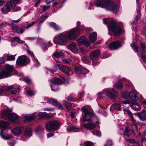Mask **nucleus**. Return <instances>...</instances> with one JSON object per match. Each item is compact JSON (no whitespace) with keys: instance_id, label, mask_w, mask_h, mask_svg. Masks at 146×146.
Listing matches in <instances>:
<instances>
[{"instance_id":"obj_12","label":"nucleus","mask_w":146,"mask_h":146,"mask_svg":"<svg viewBox=\"0 0 146 146\" xmlns=\"http://www.w3.org/2000/svg\"><path fill=\"white\" fill-rule=\"evenodd\" d=\"M82 110L84 112L85 116L84 118L83 121L84 122L86 121H89L91 118V115L90 114V112L86 108H82Z\"/></svg>"},{"instance_id":"obj_25","label":"nucleus","mask_w":146,"mask_h":146,"mask_svg":"<svg viewBox=\"0 0 146 146\" xmlns=\"http://www.w3.org/2000/svg\"><path fill=\"white\" fill-rule=\"evenodd\" d=\"M23 130L22 127H17L13 129V132L15 135L19 134L22 132Z\"/></svg>"},{"instance_id":"obj_4","label":"nucleus","mask_w":146,"mask_h":146,"mask_svg":"<svg viewBox=\"0 0 146 146\" xmlns=\"http://www.w3.org/2000/svg\"><path fill=\"white\" fill-rule=\"evenodd\" d=\"M11 110H8L4 111L1 113V115L3 118L6 119L7 118L12 121H18V117L15 114L13 113H10Z\"/></svg>"},{"instance_id":"obj_22","label":"nucleus","mask_w":146,"mask_h":146,"mask_svg":"<svg viewBox=\"0 0 146 146\" xmlns=\"http://www.w3.org/2000/svg\"><path fill=\"white\" fill-rule=\"evenodd\" d=\"M67 47L69 49L73 52L75 53L77 50V45L74 42L70 44Z\"/></svg>"},{"instance_id":"obj_49","label":"nucleus","mask_w":146,"mask_h":146,"mask_svg":"<svg viewBox=\"0 0 146 146\" xmlns=\"http://www.w3.org/2000/svg\"><path fill=\"white\" fill-rule=\"evenodd\" d=\"M14 40L16 41L19 43H22L23 42V41L21 40L18 37H15L14 38Z\"/></svg>"},{"instance_id":"obj_5","label":"nucleus","mask_w":146,"mask_h":146,"mask_svg":"<svg viewBox=\"0 0 146 146\" xmlns=\"http://www.w3.org/2000/svg\"><path fill=\"white\" fill-rule=\"evenodd\" d=\"M106 93V97L107 98L113 99L118 95L117 92L113 89L110 90H104L102 92H99L97 95L100 98H101L100 95Z\"/></svg>"},{"instance_id":"obj_10","label":"nucleus","mask_w":146,"mask_h":146,"mask_svg":"<svg viewBox=\"0 0 146 146\" xmlns=\"http://www.w3.org/2000/svg\"><path fill=\"white\" fill-rule=\"evenodd\" d=\"M98 122H95L91 121L87 123H84L83 125L84 127L88 130L94 129L96 127V125L98 124Z\"/></svg>"},{"instance_id":"obj_57","label":"nucleus","mask_w":146,"mask_h":146,"mask_svg":"<svg viewBox=\"0 0 146 146\" xmlns=\"http://www.w3.org/2000/svg\"><path fill=\"white\" fill-rule=\"evenodd\" d=\"M76 129V127L75 126L73 125H69L68 126V130H73Z\"/></svg>"},{"instance_id":"obj_29","label":"nucleus","mask_w":146,"mask_h":146,"mask_svg":"<svg viewBox=\"0 0 146 146\" xmlns=\"http://www.w3.org/2000/svg\"><path fill=\"white\" fill-rule=\"evenodd\" d=\"M63 53L61 52L57 51L55 52L53 55L54 58H61L63 57Z\"/></svg>"},{"instance_id":"obj_63","label":"nucleus","mask_w":146,"mask_h":146,"mask_svg":"<svg viewBox=\"0 0 146 146\" xmlns=\"http://www.w3.org/2000/svg\"><path fill=\"white\" fill-rule=\"evenodd\" d=\"M5 58L4 57H2L0 58V64L3 63L5 62Z\"/></svg>"},{"instance_id":"obj_30","label":"nucleus","mask_w":146,"mask_h":146,"mask_svg":"<svg viewBox=\"0 0 146 146\" xmlns=\"http://www.w3.org/2000/svg\"><path fill=\"white\" fill-rule=\"evenodd\" d=\"M140 106L137 104H132L131 105V108L136 111H139L140 110Z\"/></svg>"},{"instance_id":"obj_51","label":"nucleus","mask_w":146,"mask_h":146,"mask_svg":"<svg viewBox=\"0 0 146 146\" xmlns=\"http://www.w3.org/2000/svg\"><path fill=\"white\" fill-rule=\"evenodd\" d=\"M27 94L29 96H32L35 94L34 92L31 90H27Z\"/></svg>"},{"instance_id":"obj_43","label":"nucleus","mask_w":146,"mask_h":146,"mask_svg":"<svg viewBox=\"0 0 146 146\" xmlns=\"http://www.w3.org/2000/svg\"><path fill=\"white\" fill-rule=\"evenodd\" d=\"M116 87L118 88H121L123 87V85L120 81H118L115 84Z\"/></svg>"},{"instance_id":"obj_48","label":"nucleus","mask_w":146,"mask_h":146,"mask_svg":"<svg viewBox=\"0 0 146 146\" xmlns=\"http://www.w3.org/2000/svg\"><path fill=\"white\" fill-rule=\"evenodd\" d=\"M63 61L67 64H70L72 63V61L70 59H64Z\"/></svg>"},{"instance_id":"obj_64","label":"nucleus","mask_w":146,"mask_h":146,"mask_svg":"<svg viewBox=\"0 0 146 146\" xmlns=\"http://www.w3.org/2000/svg\"><path fill=\"white\" fill-rule=\"evenodd\" d=\"M54 135V134L53 133H49L47 134V136L48 138H49V137H52Z\"/></svg>"},{"instance_id":"obj_1","label":"nucleus","mask_w":146,"mask_h":146,"mask_svg":"<svg viewBox=\"0 0 146 146\" xmlns=\"http://www.w3.org/2000/svg\"><path fill=\"white\" fill-rule=\"evenodd\" d=\"M95 5L97 7L105 8L115 14L117 13L119 8L118 5L110 0H98Z\"/></svg>"},{"instance_id":"obj_15","label":"nucleus","mask_w":146,"mask_h":146,"mask_svg":"<svg viewBox=\"0 0 146 146\" xmlns=\"http://www.w3.org/2000/svg\"><path fill=\"white\" fill-rule=\"evenodd\" d=\"M78 45L80 46L82 44L85 45L86 46H88L90 44V42L87 40L85 37L84 36H81L78 40Z\"/></svg>"},{"instance_id":"obj_9","label":"nucleus","mask_w":146,"mask_h":146,"mask_svg":"<svg viewBox=\"0 0 146 146\" xmlns=\"http://www.w3.org/2000/svg\"><path fill=\"white\" fill-rule=\"evenodd\" d=\"M121 46V43L117 41L113 42L108 44V47L111 50L118 49Z\"/></svg>"},{"instance_id":"obj_27","label":"nucleus","mask_w":146,"mask_h":146,"mask_svg":"<svg viewBox=\"0 0 146 146\" xmlns=\"http://www.w3.org/2000/svg\"><path fill=\"white\" fill-rule=\"evenodd\" d=\"M129 96L130 99L133 100H137L139 99V98L136 96V94L133 92H130L129 94Z\"/></svg>"},{"instance_id":"obj_20","label":"nucleus","mask_w":146,"mask_h":146,"mask_svg":"<svg viewBox=\"0 0 146 146\" xmlns=\"http://www.w3.org/2000/svg\"><path fill=\"white\" fill-rule=\"evenodd\" d=\"M63 80L64 79H62V77H61V79L55 78L50 80V81L54 84L60 85L62 83Z\"/></svg>"},{"instance_id":"obj_21","label":"nucleus","mask_w":146,"mask_h":146,"mask_svg":"<svg viewBox=\"0 0 146 146\" xmlns=\"http://www.w3.org/2000/svg\"><path fill=\"white\" fill-rule=\"evenodd\" d=\"M9 125V123L7 121H4L0 122V127L3 129L1 132L0 135L1 136L3 131L8 128Z\"/></svg>"},{"instance_id":"obj_26","label":"nucleus","mask_w":146,"mask_h":146,"mask_svg":"<svg viewBox=\"0 0 146 146\" xmlns=\"http://www.w3.org/2000/svg\"><path fill=\"white\" fill-rule=\"evenodd\" d=\"M32 131L30 128L28 127L25 129L24 135L25 136L29 137L32 136Z\"/></svg>"},{"instance_id":"obj_19","label":"nucleus","mask_w":146,"mask_h":146,"mask_svg":"<svg viewBox=\"0 0 146 146\" xmlns=\"http://www.w3.org/2000/svg\"><path fill=\"white\" fill-rule=\"evenodd\" d=\"M13 66L7 65L6 67V70H3L8 77L10 76V74L13 71Z\"/></svg>"},{"instance_id":"obj_31","label":"nucleus","mask_w":146,"mask_h":146,"mask_svg":"<svg viewBox=\"0 0 146 146\" xmlns=\"http://www.w3.org/2000/svg\"><path fill=\"white\" fill-rule=\"evenodd\" d=\"M111 108L115 110H121L120 105L119 104H112L111 106Z\"/></svg>"},{"instance_id":"obj_34","label":"nucleus","mask_w":146,"mask_h":146,"mask_svg":"<svg viewBox=\"0 0 146 146\" xmlns=\"http://www.w3.org/2000/svg\"><path fill=\"white\" fill-rule=\"evenodd\" d=\"M41 7H42V11L40 12V13L41 14H42L45 11L50 9V6L49 5L48 6H46L45 5H41Z\"/></svg>"},{"instance_id":"obj_16","label":"nucleus","mask_w":146,"mask_h":146,"mask_svg":"<svg viewBox=\"0 0 146 146\" xmlns=\"http://www.w3.org/2000/svg\"><path fill=\"white\" fill-rule=\"evenodd\" d=\"M57 38L58 42L60 43H63L66 42L68 39L66 34L59 35L57 37Z\"/></svg>"},{"instance_id":"obj_13","label":"nucleus","mask_w":146,"mask_h":146,"mask_svg":"<svg viewBox=\"0 0 146 146\" xmlns=\"http://www.w3.org/2000/svg\"><path fill=\"white\" fill-rule=\"evenodd\" d=\"M12 28L13 30H15V32L17 33H20L21 34L23 33L25 31V28L24 27L22 28H19L18 26L14 25L13 23H11Z\"/></svg>"},{"instance_id":"obj_56","label":"nucleus","mask_w":146,"mask_h":146,"mask_svg":"<svg viewBox=\"0 0 146 146\" xmlns=\"http://www.w3.org/2000/svg\"><path fill=\"white\" fill-rule=\"evenodd\" d=\"M128 93L127 92H124L123 94L122 97L124 99H126L128 96Z\"/></svg>"},{"instance_id":"obj_54","label":"nucleus","mask_w":146,"mask_h":146,"mask_svg":"<svg viewBox=\"0 0 146 146\" xmlns=\"http://www.w3.org/2000/svg\"><path fill=\"white\" fill-rule=\"evenodd\" d=\"M64 79V80L62 82V83H64L65 84H67L68 83L69 81L68 78L65 79L63 76H62V79Z\"/></svg>"},{"instance_id":"obj_41","label":"nucleus","mask_w":146,"mask_h":146,"mask_svg":"<svg viewBox=\"0 0 146 146\" xmlns=\"http://www.w3.org/2000/svg\"><path fill=\"white\" fill-rule=\"evenodd\" d=\"M7 77H8L7 76L3 70L0 72V79Z\"/></svg>"},{"instance_id":"obj_24","label":"nucleus","mask_w":146,"mask_h":146,"mask_svg":"<svg viewBox=\"0 0 146 146\" xmlns=\"http://www.w3.org/2000/svg\"><path fill=\"white\" fill-rule=\"evenodd\" d=\"M2 13L4 14H7L11 11V8L9 4H7L5 7L1 9Z\"/></svg>"},{"instance_id":"obj_35","label":"nucleus","mask_w":146,"mask_h":146,"mask_svg":"<svg viewBox=\"0 0 146 146\" xmlns=\"http://www.w3.org/2000/svg\"><path fill=\"white\" fill-rule=\"evenodd\" d=\"M130 45L133 49L134 50L135 52H139V48L135 44H130Z\"/></svg>"},{"instance_id":"obj_3","label":"nucleus","mask_w":146,"mask_h":146,"mask_svg":"<svg viewBox=\"0 0 146 146\" xmlns=\"http://www.w3.org/2000/svg\"><path fill=\"white\" fill-rule=\"evenodd\" d=\"M60 124L56 120L50 121L47 122L45 125L46 130L47 131H55L59 129Z\"/></svg>"},{"instance_id":"obj_52","label":"nucleus","mask_w":146,"mask_h":146,"mask_svg":"<svg viewBox=\"0 0 146 146\" xmlns=\"http://www.w3.org/2000/svg\"><path fill=\"white\" fill-rule=\"evenodd\" d=\"M24 81L28 84H30L31 82V80L27 77H25L24 78Z\"/></svg>"},{"instance_id":"obj_38","label":"nucleus","mask_w":146,"mask_h":146,"mask_svg":"<svg viewBox=\"0 0 146 146\" xmlns=\"http://www.w3.org/2000/svg\"><path fill=\"white\" fill-rule=\"evenodd\" d=\"M44 131V130L41 127H38L36 128L35 132L38 134L42 133Z\"/></svg>"},{"instance_id":"obj_58","label":"nucleus","mask_w":146,"mask_h":146,"mask_svg":"<svg viewBox=\"0 0 146 146\" xmlns=\"http://www.w3.org/2000/svg\"><path fill=\"white\" fill-rule=\"evenodd\" d=\"M129 142L131 143L134 144L135 143V140L133 139H130L128 140Z\"/></svg>"},{"instance_id":"obj_59","label":"nucleus","mask_w":146,"mask_h":146,"mask_svg":"<svg viewBox=\"0 0 146 146\" xmlns=\"http://www.w3.org/2000/svg\"><path fill=\"white\" fill-rule=\"evenodd\" d=\"M124 112L125 114H128L130 111V110L127 108L124 109Z\"/></svg>"},{"instance_id":"obj_46","label":"nucleus","mask_w":146,"mask_h":146,"mask_svg":"<svg viewBox=\"0 0 146 146\" xmlns=\"http://www.w3.org/2000/svg\"><path fill=\"white\" fill-rule=\"evenodd\" d=\"M130 128L128 126H126L123 131V133L124 135L126 134V133H128L130 131Z\"/></svg>"},{"instance_id":"obj_44","label":"nucleus","mask_w":146,"mask_h":146,"mask_svg":"<svg viewBox=\"0 0 146 146\" xmlns=\"http://www.w3.org/2000/svg\"><path fill=\"white\" fill-rule=\"evenodd\" d=\"M81 59L83 62L86 63L88 61L89 57L88 56H84L82 57Z\"/></svg>"},{"instance_id":"obj_23","label":"nucleus","mask_w":146,"mask_h":146,"mask_svg":"<svg viewBox=\"0 0 146 146\" xmlns=\"http://www.w3.org/2000/svg\"><path fill=\"white\" fill-rule=\"evenodd\" d=\"M97 34L96 32H93L91 33L89 35V39L91 42L92 43H94L96 40Z\"/></svg>"},{"instance_id":"obj_42","label":"nucleus","mask_w":146,"mask_h":146,"mask_svg":"<svg viewBox=\"0 0 146 146\" xmlns=\"http://www.w3.org/2000/svg\"><path fill=\"white\" fill-rule=\"evenodd\" d=\"M14 87L13 85L8 86L7 87H4V90L6 92H8L13 89Z\"/></svg>"},{"instance_id":"obj_60","label":"nucleus","mask_w":146,"mask_h":146,"mask_svg":"<svg viewBox=\"0 0 146 146\" xmlns=\"http://www.w3.org/2000/svg\"><path fill=\"white\" fill-rule=\"evenodd\" d=\"M139 15L136 16L135 18L133 23H134L137 22L139 19Z\"/></svg>"},{"instance_id":"obj_36","label":"nucleus","mask_w":146,"mask_h":146,"mask_svg":"<svg viewBox=\"0 0 146 146\" xmlns=\"http://www.w3.org/2000/svg\"><path fill=\"white\" fill-rule=\"evenodd\" d=\"M15 55H9L7 56V61L14 60L15 59Z\"/></svg>"},{"instance_id":"obj_39","label":"nucleus","mask_w":146,"mask_h":146,"mask_svg":"<svg viewBox=\"0 0 146 146\" xmlns=\"http://www.w3.org/2000/svg\"><path fill=\"white\" fill-rule=\"evenodd\" d=\"M64 104L65 106L67 109L70 110L71 109L72 104L71 103L66 101H65Z\"/></svg>"},{"instance_id":"obj_50","label":"nucleus","mask_w":146,"mask_h":146,"mask_svg":"<svg viewBox=\"0 0 146 146\" xmlns=\"http://www.w3.org/2000/svg\"><path fill=\"white\" fill-rule=\"evenodd\" d=\"M92 133L93 134L96 135L98 136H100L101 135L100 132L98 130H96L94 132H92Z\"/></svg>"},{"instance_id":"obj_37","label":"nucleus","mask_w":146,"mask_h":146,"mask_svg":"<svg viewBox=\"0 0 146 146\" xmlns=\"http://www.w3.org/2000/svg\"><path fill=\"white\" fill-rule=\"evenodd\" d=\"M35 115H32L26 117L25 119L26 121H30L35 119Z\"/></svg>"},{"instance_id":"obj_18","label":"nucleus","mask_w":146,"mask_h":146,"mask_svg":"<svg viewBox=\"0 0 146 146\" xmlns=\"http://www.w3.org/2000/svg\"><path fill=\"white\" fill-rule=\"evenodd\" d=\"M38 116L42 119H48L52 117L51 115L46 112H40L38 114Z\"/></svg>"},{"instance_id":"obj_45","label":"nucleus","mask_w":146,"mask_h":146,"mask_svg":"<svg viewBox=\"0 0 146 146\" xmlns=\"http://www.w3.org/2000/svg\"><path fill=\"white\" fill-rule=\"evenodd\" d=\"M84 146H94L93 143L90 141H87L84 143Z\"/></svg>"},{"instance_id":"obj_55","label":"nucleus","mask_w":146,"mask_h":146,"mask_svg":"<svg viewBox=\"0 0 146 146\" xmlns=\"http://www.w3.org/2000/svg\"><path fill=\"white\" fill-rule=\"evenodd\" d=\"M41 47L45 50H46L47 48L46 46V44L44 42H42L41 44Z\"/></svg>"},{"instance_id":"obj_47","label":"nucleus","mask_w":146,"mask_h":146,"mask_svg":"<svg viewBox=\"0 0 146 146\" xmlns=\"http://www.w3.org/2000/svg\"><path fill=\"white\" fill-rule=\"evenodd\" d=\"M113 142L111 140H108L104 146H111Z\"/></svg>"},{"instance_id":"obj_61","label":"nucleus","mask_w":146,"mask_h":146,"mask_svg":"<svg viewBox=\"0 0 146 146\" xmlns=\"http://www.w3.org/2000/svg\"><path fill=\"white\" fill-rule=\"evenodd\" d=\"M36 23L33 21L32 23H30L26 27V29L29 28L32 26Z\"/></svg>"},{"instance_id":"obj_11","label":"nucleus","mask_w":146,"mask_h":146,"mask_svg":"<svg viewBox=\"0 0 146 146\" xmlns=\"http://www.w3.org/2000/svg\"><path fill=\"white\" fill-rule=\"evenodd\" d=\"M48 103L54 105V106L58 107L59 109L62 110H63L64 108L61 104L55 99L52 98L49 100Z\"/></svg>"},{"instance_id":"obj_28","label":"nucleus","mask_w":146,"mask_h":146,"mask_svg":"<svg viewBox=\"0 0 146 146\" xmlns=\"http://www.w3.org/2000/svg\"><path fill=\"white\" fill-rule=\"evenodd\" d=\"M49 25L51 27L54 28L56 31H59L61 29L54 22H50L49 23Z\"/></svg>"},{"instance_id":"obj_62","label":"nucleus","mask_w":146,"mask_h":146,"mask_svg":"<svg viewBox=\"0 0 146 146\" xmlns=\"http://www.w3.org/2000/svg\"><path fill=\"white\" fill-rule=\"evenodd\" d=\"M67 100L69 101H72L74 99V98L70 96H69L66 98Z\"/></svg>"},{"instance_id":"obj_17","label":"nucleus","mask_w":146,"mask_h":146,"mask_svg":"<svg viewBox=\"0 0 146 146\" xmlns=\"http://www.w3.org/2000/svg\"><path fill=\"white\" fill-rule=\"evenodd\" d=\"M56 67H58L62 72L66 74H68L70 70V68L64 65H62L60 68H59V64H57L56 65Z\"/></svg>"},{"instance_id":"obj_7","label":"nucleus","mask_w":146,"mask_h":146,"mask_svg":"<svg viewBox=\"0 0 146 146\" xmlns=\"http://www.w3.org/2000/svg\"><path fill=\"white\" fill-rule=\"evenodd\" d=\"M79 33V31L78 29H74L67 31L66 33L68 39H73L76 38Z\"/></svg>"},{"instance_id":"obj_6","label":"nucleus","mask_w":146,"mask_h":146,"mask_svg":"<svg viewBox=\"0 0 146 146\" xmlns=\"http://www.w3.org/2000/svg\"><path fill=\"white\" fill-rule=\"evenodd\" d=\"M30 62V59L25 55L18 57L16 64L19 65L24 66L27 65Z\"/></svg>"},{"instance_id":"obj_14","label":"nucleus","mask_w":146,"mask_h":146,"mask_svg":"<svg viewBox=\"0 0 146 146\" xmlns=\"http://www.w3.org/2000/svg\"><path fill=\"white\" fill-rule=\"evenodd\" d=\"M137 115L141 121H146V110H143L141 111L138 112Z\"/></svg>"},{"instance_id":"obj_2","label":"nucleus","mask_w":146,"mask_h":146,"mask_svg":"<svg viewBox=\"0 0 146 146\" xmlns=\"http://www.w3.org/2000/svg\"><path fill=\"white\" fill-rule=\"evenodd\" d=\"M104 23L108 24V28L109 31H111L114 33V36H118L121 34L122 31L120 26L117 24L115 21L113 19L111 20L109 19L105 18L103 19Z\"/></svg>"},{"instance_id":"obj_40","label":"nucleus","mask_w":146,"mask_h":146,"mask_svg":"<svg viewBox=\"0 0 146 146\" xmlns=\"http://www.w3.org/2000/svg\"><path fill=\"white\" fill-rule=\"evenodd\" d=\"M140 57L142 60L144 62H146V56L144 53V52L143 51H141V55Z\"/></svg>"},{"instance_id":"obj_33","label":"nucleus","mask_w":146,"mask_h":146,"mask_svg":"<svg viewBox=\"0 0 146 146\" xmlns=\"http://www.w3.org/2000/svg\"><path fill=\"white\" fill-rule=\"evenodd\" d=\"M74 70L75 72L77 74H83L82 70L79 67H75Z\"/></svg>"},{"instance_id":"obj_8","label":"nucleus","mask_w":146,"mask_h":146,"mask_svg":"<svg viewBox=\"0 0 146 146\" xmlns=\"http://www.w3.org/2000/svg\"><path fill=\"white\" fill-rule=\"evenodd\" d=\"M100 51L99 50H95L90 55V59L92 61V64L93 66H95V62H94L96 60L100 55Z\"/></svg>"},{"instance_id":"obj_32","label":"nucleus","mask_w":146,"mask_h":146,"mask_svg":"<svg viewBox=\"0 0 146 146\" xmlns=\"http://www.w3.org/2000/svg\"><path fill=\"white\" fill-rule=\"evenodd\" d=\"M140 47L141 48V49L140 50V52H141V51L143 52V51L146 49V45L145 44L144 42H140Z\"/></svg>"},{"instance_id":"obj_53","label":"nucleus","mask_w":146,"mask_h":146,"mask_svg":"<svg viewBox=\"0 0 146 146\" xmlns=\"http://www.w3.org/2000/svg\"><path fill=\"white\" fill-rule=\"evenodd\" d=\"M128 114L131 120L134 122L135 120L133 119V115L132 112L130 111Z\"/></svg>"}]
</instances>
